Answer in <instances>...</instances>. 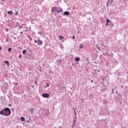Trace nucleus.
<instances>
[{
	"mask_svg": "<svg viewBox=\"0 0 128 128\" xmlns=\"http://www.w3.org/2000/svg\"><path fill=\"white\" fill-rule=\"evenodd\" d=\"M72 38H73V40H74V38H76V37L74 36H72Z\"/></svg>",
	"mask_w": 128,
	"mask_h": 128,
	"instance_id": "obj_24",
	"label": "nucleus"
},
{
	"mask_svg": "<svg viewBox=\"0 0 128 128\" xmlns=\"http://www.w3.org/2000/svg\"><path fill=\"white\" fill-rule=\"evenodd\" d=\"M34 84L38 86V81H34Z\"/></svg>",
	"mask_w": 128,
	"mask_h": 128,
	"instance_id": "obj_17",
	"label": "nucleus"
},
{
	"mask_svg": "<svg viewBox=\"0 0 128 128\" xmlns=\"http://www.w3.org/2000/svg\"><path fill=\"white\" fill-rule=\"evenodd\" d=\"M38 46H42V40H40V38L38 40Z\"/></svg>",
	"mask_w": 128,
	"mask_h": 128,
	"instance_id": "obj_3",
	"label": "nucleus"
},
{
	"mask_svg": "<svg viewBox=\"0 0 128 128\" xmlns=\"http://www.w3.org/2000/svg\"><path fill=\"white\" fill-rule=\"evenodd\" d=\"M28 124H30V120L28 121Z\"/></svg>",
	"mask_w": 128,
	"mask_h": 128,
	"instance_id": "obj_33",
	"label": "nucleus"
},
{
	"mask_svg": "<svg viewBox=\"0 0 128 128\" xmlns=\"http://www.w3.org/2000/svg\"><path fill=\"white\" fill-rule=\"evenodd\" d=\"M80 58L77 57L75 58L76 62H80Z\"/></svg>",
	"mask_w": 128,
	"mask_h": 128,
	"instance_id": "obj_6",
	"label": "nucleus"
},
{
	"mask_svg": "<svg viewBox=\"0 0 128 128\" xmlns=\"http://www.w3.org/2000/svg\"><path fill=\"white\" fill-rule=\"evenodd\" d=\"M106 26H108V23H106Z\"/></svg>",
	"mask_w": 128,
	"mask_h": 128,
	"instance_id": "obj_29",
	"label": "nucleus"
},
{
	"mask_svg": "<svg viewBox=\"0 0 128 128\" xmlns=\"http://www.w3.org/2000/svg\"><path fill=\"white\" fill-rule=\"evenodd\" d=\"M26 50H23L22 51L23 54H26Z\"/></svg>",
	"mask_w": 128,
	"mask_h": 128,
	"instance_id": "obj_13",
	"label": "nucleus"
},
{
	"mask_svg": "<svg viewBox=\"0 0 128 128\" xmlns=\"http://www.w3.org/2000/svg\"><path fill=\"white\" fill-rule=\"evenodd\" d=\"M51 12H54L55 14H60V12H64V10H62V9L60 8V7H52V10H51Z\"/></svg>",
	"mask_w": 128,
	"mask_h": 128,
	"instance_id": "obj_2",
	"label": "nucleus"
},
{
	"mask_svg": "<svg viewBox=\"0 0 128 128\" xmlns=\"http://www.w3.org/2000/svg\"><path fill=\"white\" fill-rule=\"evenodd\" d=\"M8 40L6 39V42Z\"/></svg>",
	"mask_w": 128,
	"mask_h": 128,
	"instance_id": "obj_30",
	"label": "nucleus"
},
{
	"mask_svg": "<svg viewBox=\"0 0 128 128\" xmlns=\"http://www.w3.org/2000/svg\"><path fill=\"white\" fill-rule=\"evenodd\" d=\"M64 14L65 16H68V14H70V12H64Z\"/></svg>",
	"mask_w": 128,
	"mask_h": 128,
	"instance_id": "obj_7",
	"label": "nucleus"
},
{
	"mask_svg": "<svg viewBox=\"0 0 128 128\" xmlns=\"http://www.w3.org/2000/svg\"><path fill=\"white\" fill-rule=\"evenodd\" d=\"M64 36H59V40H64Z\"/></svg>",
	"mask_w": 128,
	"mask_h": 128,
	"instance_id": "obj_11",
	"label": "nucleus"
},
{
	"mask_svg": "<svg viewBox=\"0 0 128 128\" xmlns=\"http://www.w3.org/2000/svg\"><path fill=\"white\" fill-rule=\"evenodd\" d=\"M20 120L22 122H24L26 118H24V117H21Z\"/></svg>",
	"mask_w": 128,
	"mask_h": 128,
	"instance_id": "obj_12",
	"label": "nucleus"
},
{
	"mask_svg": "<svg viewBox=\"0 0 128 128\" xmlns=\"http://www.w3.org/2000/svg\"><path fill=\"white\" fill-rule=\"evenodd\" d=\"M12 114V112L10 111V108H4L3 110L0 112V114L1 116H10Z\"/></svg>",
	"mask_w": 128,
	"mask_h": 128,
	"instance_id": "obj_1",
	"label": "nucleus"
},
{
	"mask_svg": "<svg viewBox=\"0 0 128 128\" xmlns=\"http://www.w3.org/2000/svg\"><path fill=\"white\" fill-rule=\"evenodd\" d=\"M23 32H20V34H22Z\"/></svg>",
	"mask_w": 128,
	"mask_h": 128,
	"instance_id": "obj_27",
	"label": "nucleus"
},
{
	"mask_svg": "<svg viewBox=\"0 0 128 128\" xmlns=\"http://www.w3.org/2000/svg\"><path fill=\"white\" fill-rule=\"evenodd\" d=\"M74 113L75 116H76V110L74 109Z\"/></svg>",
	"mask_w": 128,
	"mask_h": 128,
	"instance_id": "obj_21",
	"label": "nucleus"
},
{
	"mask_svg": "<svg viewBox=\"0 0 128 128\" xmlns=\"http://www.w3.org/2000/svg\"><path fill=\"white\" fill-rule=\"evenodd\" d=\"M106 22H110V18H108L106 20Z\"/></svg>",
	"mask_w": 128,
	"mask_h": 128,
	"instance_id": "obj_14",
	"label": "nucleus"
},
{
	"mask_svg": "<svg viewBox=\"0 0 128 128\" xmlns=\"http://www.w3.org/2000/svg\"><path fill=\"white\" fill-rule=\"evenodd\" d=\"M30 111L31 113L32 114V112H34V108L30 109Z\"/></svg>",
	"mask_w": 128,
	"mask_h": 128,
	"instance_id": "obj_15",
	"label": "nucleus"
},
{
	"mask_svg": "<svg viewBox=\"0 0 128 128\" xmlns=\"http://www.w3.org/2000/svg\"><path fill=\"white\" fill-rule=\"evenodd\" d=\"M113 2H114V0H108L107 2H108L109 4H112Z\"/></svg>",
	"mask_w": 128,
	"mask_h": 128,
	"instance_id": "obj_4",
	"label": "nucleus"
},
{
	"mask_svg": "<svg viewBox=\"0 0 128 128\" xmlns=\"http://www.w3.org/2000/svg\"><path fill=\"white\" fill-rule=\"evenodd\" d=\"M34 42H35V44H36V43L38 42V40H34Z\"/></svg>",
	"mask_w": 128,
	"mask_h": 128,
	"instance_id": "obj_25",
	"label": "nucleus"
},
{
	"mask_svg": "<svg viewBox=\"0 0 128 128\" xmlns=\"http://www.w3.org/2000/svg\"><path fill=\"white\" fill-rule=\"evenodd\" d=\"M98 72H100V70H98Z\"/></svg>",
	"mask_w": 128,
	"mask_h": 128,
	"instance_id": "obj_39",
	"label": "nucleus"
},
{
	"mask_svg": "<svg viewBox=\"0 0 128 128\" xmlns=\"http://www.w3.org/2000/svg\"><path fill=\"white\" fill-rule=\"evenodd\" d=\"M84 44H80V46H79V48H80L82 49V48H84Z\"/></svg>",
	"mask_w": 128,
	"mask_h": 128,
	"instance_id": "obj_10",
	"label": "nucleus"
},
{
	"mask_svg": "<svg viewBox=\"0 0 128 128\" xmlns=\"http://www.w3.org/2000/svg\"><path fill=\"white\" fill-rule=\"evenodd\" d=\"M46 84L48 88L50 86V85L46 83Z\"/></svg>",
	"mask_w": 128,
	"mask_h": 128,
	"instance_id": "obj_23",
	"label": "nucleus"
},
{
	"mask_svg": "<svg viewBox=\"0 0 128 128\" xmlns=\"http://www.w3.org/2000/svg\"><path fill=\"white\" fill-rule=\"evenodd\" d=\"M21 28H22V26H21Z\"/></svg>",
	"mask_w": 128,
	"mask_h": 128,
	"instance_id": "obj_41",
	"label": "nucleus"
},
{
	"mask_svg": "<svg viewBox=\"0 0 128 128\" xmlns=\"http://www.w3.org/2000/svg\"><path fill=\"white\" fill-rule=\"evenodd\" d=\"M8 52H12V48H8Z\"/></svg>",
	"mask_w": 128,
	"mask_h": 128,
	"instance_id": "obj_16",
	"label": "nucleus"
},
{
	"mask_svg": "<svg viewBox=\"0 0 128 128\" xmlns=\"http://www.w3.org/2000/svg\"><path fill=\"white\" fill-rule=\"evenodd\" d=\"M18 12H16L15 14L16 16H18Z\"/></svg>",
	"mask_w": 128,
	"mask_h": 128,
	"instance_id": "obj_22",
	"label": "nucleus"
},
{
	"mask_svg": "<svg viewBox=\"0 0 128 128\" xmlns=\"http://www.w3.org/2000/svg\"><path fill=\"white\" fill-rule=\"evenodd\" d=\"M9 106H12V104H9Z\"/></svg>",
	"mask_w": 128,
	"mask_h": 128,
	"instance_id": "obj_32",
	"label": "nucleus"
},
{
	"mask_svg": "<svg viewBox=\"0 0 128 128\" xmlns=\"http://www.w3.org/2000/svg\"><path fill=\"white\" fill-rule=\"evenodd\" d=\"M2 50V47H0V50Z\"/></svg>",
	"mask_w": 128,
	"mask_h": 128,
	"instance_id": "obj_34",
	"label": "nucleus"
},
{
	"mask_svg": "<svg viewBox=\"0 0 128 128\" xmlns=\"http://www.w3.org/2000/svg\"><path fill=\"white\" fill-rule=\"evenodd\" d=\"M108 4H109L108 2V4H106V6L108 7Z\"/></svg>",
	"mask_w": 128,
	"mask_h": 128,
	"instance_id": "obj_26",
	"label": "nucleus"
},
{
	"mask_svg": "<svg viewBox=\"0 0 128 128\" xmlns=\"http://www.w3.org/2000/svg\"><path fill=\"white\" fill-rule=\"evenodd\" d=\"M10 30V29H8V28H6V32H8V30Z\"/></svg>",
	"mask_w": 128,
	"mask_h": 128,
	"instance_id": "obj_20",
	"label": "nucleus"
},
{
	"mask_svg": "<svg viewBox=\"0 0 128 128\" xmlns=\"http://www.w3.org/2000/svg\"><path fill=\"white\" fill-rule=\"evenodd\" d=\"M121 87L122 88H124V86H122Z\"/></svg>",
	"mask_w": 128,
	"mask_h": 128,
	"instance_id": "obj_31",
	"label": "nucleus"
},
{
	"mask_svg": "<svg viewBox=\"0 0 128 128\" xmlns=\"http://www.w3.org/2000/svg\"><path fill=\"white\" fill-rule=\"evenodd\" d=\"M16 86H18V83H16Z\"/></svg>",
	"mask_w": 128,
	"mask_h": 128,
	"instance_id": "obj_35",
	"label": "nucleus"
},
{
	"mask_svg": "<svg viewBox=\"0 0 128 128\" xmlns=\"http://www.w3.org/2000/svg\"><path fill=\"white\" fill-rule=\"evenodd\" d=\"M88 20H90V18H88Z\"/></svg>",
	"mask_w": 128,
	"mask_h": 128,
	"instance_id": "obj_38",
	"label": "nucleus"
},
{
	"mask_svg": "<svg viewBox=\"0 0 128 128\" xmlns=\"http://www.w3.org/2000/svg\"><path fill=\"white\" fill-rule=\"evenodd\" d=\"M7 14H14V12H12V11H8L7 12Z\"/></svg>",
	"mask_w": 128,
	"mask_h": 128,
	"instance_id": "obj_9",
	"label": "nucleus"
},
{
	"mask_svg": "<svg viewBox=\"0 0 128 128\" xmlns=\"http://www.w3.org/2000/svg\"><path fill=\"white\" fill-rule=\"evenodd\" d=\"M42 96H50V94H42Z\"/></svg>",
	"mask_w": 128,
	"mask_h": 128,
	"instance_id": "obj_5",
	"label": "nucleus"
},
{
	"mask_svg": "<svg viewBox=\"0 0 128 128\" xmlns=\"http://www.w3.org/2000/svg\"><path fill=\"white\" fill-rule=\"evenodd\" d=\"M90 82H92V83L94 82V80H92L90 81Z\"/></svg>",
	"mask_w": 128,
	"mask_h": 128,
	"instance_id": "obj_28",
	"label": "nucleus"
},
{
	"mask_svg": "<svg viewBox=\"0 0 128 128\" xmlns=\"http://www.w3.org/2000/svg\"><path fill=\"white\" fill-rule=\"evenodd\" d=\"M22 55L19 56V58H22Z\"/></svg>",
	"mask_w": 128,
	"mask_h": 128,
	"instance_id": "obj_18",
	"label": "nucleus"
},
{
	"mask_svg": "<svg viewBox=\"0 0 128 128\" xmlns=\"http://www.w3.org/2000/svg\"><path fill=\"white\" fill-rule=\"evenodd\" d=\"M44 98H48V96H44Z\"/></svg>",
	"mask_w": 128,
	"mask_h": 128,
	"instance_id": "obj_37",
	"label": "nucleus"
},
{
	"mask_svg": "<svg viewBox=\"0 0 128 128\" xmlns=\"http://www.w3.org/2000/svg\"><path fill=\"white\" fill-rule=\"evenodd\" d=\"M2 2H4V0H2Z\"/></svg>",
	"mask_w": 128,
	"mask_h": 128,
	"instance_id": "obj_36",
	"label": "nucleus"
},
{
	"mask_svg": "<svg viewBox=\"0 0 128 128\" xmlns=\"http://www.w3.org/2000/svg\"><path fill=\"white\" fill-rule=\"evenodd\" d=\"M45 88H46V86H45Z\"/></svg>",
	"mask_w": 128,
	"mask_h": 128,
	"instance_id": "obj_40",
	"label": "nucleus"
},
{
	"mask_svg": "<svg viewBox=\"0 0 128 128\" xmlns=\"http://www.w3.org/2000/svg\"><path fill=\"white\" fill-rule=\"evenodd\" d=\"M58 62H62L61 60H58Z\"/></svg>",
	"mask_w": 128,
	"mask_h": 128,
	"instance_id": "obj_19",
	"label": "nucleus"
},
{
	"mask_svg": "<svg viewBox=\"0 0 128 128\" xmlns=\"http://www.w3.org/2000/svg\"><path fill=\"white\" fill-rule=\"evenodd\" d=\"M5 64H6L8 66H10V62L8 60H5L4 61Z\"/></svg>",
	"mask_w": 128,
	"mask_h": 128,
	"instance_id": "obj_8",
	"label": "nucleus"
}]
</instances>
